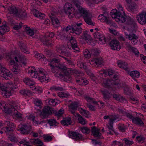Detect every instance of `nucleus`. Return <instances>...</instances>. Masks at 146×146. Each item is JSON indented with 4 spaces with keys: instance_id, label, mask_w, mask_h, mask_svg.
<instances>
[{
    "instance_id": "58836bf2",
    "label": "nucleus",
    "mask_w": 146,
    "mask_h": 146,
    "mask_svg": "<svg viewBox=\"0 0 146 146\" xmlns=\"http://www.w3.org/2000/svg\"><path fill=\"white\" fill-rule=\"evenodd\" d=\"M114 71L111 69H110L108 70H104L101 72L100 73L104 75V76H107L108 74L109 76L112 75L114 74Z\"/></svg>"
},
{
    "instance_id": "412c9836",
    "label": "nucleus",
    "mask_w": 146,
    "mask_h": 146,
    "mask_svg": "<svg viewBox=\"0 0 146 146\" xmlns=\"http://www.w3.org/2000/svg\"><path fill=\"white\" fill-rule=\"evenodd\" d=\"M31 129L30 125H27L23 124L19 125L18 126V130L20 131L23 134H25L29 131Z\"/></svg>"
},
{
    "instance_id": "5fc2aeb1",
    "label": "nucleus",
    "mask_w": 146,
    "mask_h": 146,
    "mask_svg": "<svg viewBox=\"0 0 146 146\" xmlns=\"http://www.w3.org/2000/svg\"><path fill=\"white\" fill-rule=\"evenodd\" d=\"M34 53L35 57L39 60L44 58V55L41 54H39L36 51Z\"/></svg>"
},
{
    "instance_id": "aec40b11",
    "label": "nucleus",
    "mask_w": 146,
    "mask_h": 146,
    "mask_svg": "<svg viewBox=\"0 0 146 146\" xmlns=\"http://www.w3.org/2000/svg\"><path fill=\"white\" fill-rule=\"evenodd\" d=\"M72 26H68L66 28L63 29V31L61 32H60L58 31L57 34V38L58 39H63L65 37L64 35L63 34L64 32H68L70 31V32H71Z\"/></svg>"
},
{
    "instance_id": "4be33fe9",
    "label": "nucleus",
    "mask_w": 146,
    "mask_h": 146,
    "mask_svg": "<svg viewBox=\"0 0 146 146\" xmlns=\"http://www.w3.org/2000/svg\"><path fill=\"white\" fill-rule=\"evenodd\" d=\"M125 35L126 38L131 41V43L134 44H136L137 42L138 37L135 34H128L125 32Z\"/></svg>"
},
{
    "instance_id": "393cba45",
    "label": "nucleus",
    "mask_w": 146,
    "mask_h": 146,
    "mask_svg": "<svg viewBox=\"0 0 146 146\" xmlns=\"http://www.w3.org/2000/svg\"><path fill=\"white\" fill-rule=\"evenodd\" d=\"M98 19L99 20L102 22H105L107 24L110 26L112 25V21L111 20L109 19L108 18L104 16L103 14H102L100 15L98 17Z\"/></svg>"
},
{
    "instance_id": "2eb2a0df",
    "label": "nucleus",
    "mask_w": 146,
    "mask_h": 146,
    "mask_svg": "<svg viewBox=\"0 0 146 146\" xmlns=\"http://www.w3.org/2000/svg\"><path fill=\"white\" fill-rule=\"evenodd\" d=\"M69 46H71L74 50V52H78L80 51L79 48L77 46L76 40L74 38L72 37L68 43Z\"/></svg>"
},
{
    "instance_id": "423d86ee",
    "label": "nucleus",
    "mask_w": 146,
    "mask_h": 146,
    "mask_svg": "<svg viewBox=\"0 0 146 146\" xmlns=\"http://www.w3.org/2000/svg\"><path fill=\"white\" fill-rule=\"evenodd\" d=\"M0 88L2 89L1 93L5 97H7L11 96L13 92L17 90V86L12 82H9L4 85L0 83Z\"/></svg>"
},
{
    "instance_id": "a19ab883",
    "label": "nucleus",
    "mask_w": 146,
    "mask_h": 146,
    "mask_svg": "<svg viewBox=\"0 0 146 146\" xmlns=\"http://www.w3.org/2000/svg\"><path fill=\"white\" fill-rule=\"evenodd\" d=\"M33 101L35 105L39 107V108H41L42 106V103L41 100L38 99H33Z\"/></svg>"
},
{
    "instance_id": "c9c22d12",
    "label": "nucleus",
    "mask_w": 146,
    "mask_h": 146,
    "mask_svg": "<svg viewBox=\"0 0 146 146\" xmlns=\"http://www.w3.org/2000/svg\"><path fill=\"white\" fill-rule=\"evenodd\" d=\"M129 75L133 78H138L140 75V73L137 71L134 70L130 72H127Z\"/></svg>"
},
{
    "instance_id": "bb28decb",
    "label": "nucleus",
    "mask_w": 146,
    "mask_h": 146,
    "mask_svg": "<svg viewBox=\"0 0 146 146\" xmlns=\"http://www.w3.org/2000/svg\"><path fill=\"white\" fill-rule=\"evenodd\" d=\"M117 64L119 67L124 69L126 71L128 72L129 70L128 64L124 61L119 60L117 61Z\"/></svg>"
},
{
    "instance_id": "473e14b6",
    "label": "nucleus",
    "mask_w": 146,
    "mask_h": 146,
    "mask_svg": "<svg viewBox=\"0 0 146 146\" xmlns=\"http://www.w3.org/2000/svg\"><path fill=\"white\" fill-rule=\"evenodd\" d=\"M82 29L81 27H76V26H72L71 33L76 35H79L82 32Z\"/></svg>"
},
{
    "instance_id": "e2e57ef3",
    "label": "nucleus",
    "mask_w": 146,
    "mask_h": 146,
    "mask_svg": "<svg viewBox=\"0 0 146 146\" xmlns=\"http://www.w3.org/2000/svg\"><path fill=\"white\" fill-rule=\"evenodd\" d=\"M110 32L115 35H118L119 33L116 30L112 28H109V29Z\"/></svg>"
},
{
    "instance_id": "e433bc0d",
    "label": "nucleus",
    "mask_w": 146,
    "mask_h": 146,
    "mask_svg": "<svg viewBox=\"0 0 146 146\" xmlns=\"http://www.w3.org/2000/svg\"><path fill=\"white\" fill-rule=\"evenodd\" d=\"M24 81L26 85L30 86L31 87H33L35 84V82L28 78H25Z\"/></svg>"
},
{
    "instance_id": "ddd939ff",
    "label": "nucleus",
    "mask_w": 146,
    "mask_h": 146,
    "mask_svg": "<svg viewBox=\"0 0 146 146\" xmlns=\"http://www.w3.org/2000/svg\"><path fill=\"white\" fill-rule=\"evenodd\" d=\"M0 76L3 77L6 80L10 79L13 76L12 74L9 70L4 68L2 69Z\"/></svg>"
},
{
    "instance_id": "f8f14e48",
    "label": "nucleus",
    "mask_w": 146,
    "mask_h": 146,
    "mask_svg": "<svg viewBox=\"0 0 146 146\" xmlns=\"http://www.w3.org/2000/svg\"><path fill=\"white\" fill-rule=\"evenodd\" d=\"M94 36L99 44H102L106 43V39L105 36L103 35H101L100 33L95 32Z\"/></svg>"
},
{
    "instance_id": "c03bdc74",
    "label": "nucleus",
    "mask_w": 146,
    "mask_h": 146,
    "mask_svg": "<svg viewBox=\"0 0 146 146\" xmlns=\"http://www.w3.org/2000/svg\"><path fill=\"white\" fill-rule=\"evenodd\" d=\"M76 82L80 84H87L88 83V81L87 79L85 78H81L78 80H77Z\"/></svg>"
},
{
    "instance_id": "338daca9",
    "label": "nucleus",
    "mask_w": 146,
    "mask_h": 146,
    "mask_svg": "<svg viewBox=\"0 0 146 146\" xmlns=\"http://www.w3.org/2000/svg\"><path fill=\"white\" fill-rule=\"evenodd\" d=\"M123 141L126 144L129 145H131L133 143V141H130L129 140L125 139H123Z\"/></svg>"
},
{
    "instance_id": "49530a36",
    "label": "nucleus",
    "mask_w": 146,
    "mask_h": 146,
    "mask_svg": "<svg viewBox=\"0 0 146 146\" xmlns=\"http://www.w3.org/2000/svg\"><path fill=\"white\" fill-rule=\"evenodd\" d=\"M30 88L33 90H35L36 92L38 93H41L42 91V88L40 87L36 88L34 86L30 87Z\"/></svg>"
},
{
    "instance_id": "680f3d73",
    "label": "nucleus",
    "mask_w": 146,
    "mask_h": 146,
    "mask_svg": "<svg viewBox=\"0 0 146 146\" xmlns=\"http://www.w3.org/2000/svg\"><path fill=\"white\" fill-rule=\"evenodd\" d=\"M84 54L86 58H89L90 57L91 55L89 51L87 49H85L84 52Z\"/></svg>"
},
{
    "instance_id": "7ed1b4c3",
    "label": "nucleus",
    "mask_w": 146,
    "mask_h": 146,
    "mask_svg": "<svg viewBox=\"0 0 146 146\" xmlns=\"http://www.w3.org/2000/svg\"><path fill=\"white\" fill-rule=\"evenodd\" d=\"M60 61V60L59 59L54 58L50 61V63L49 64L52 69V72H56L54 71V69L57 68L59 69V71L60 72V73L57 72L58 74L59 75L60 77L64 76L65 78H66L67 77L66 72L69 71V69L67 70L65 66L59 64V62Z\"/></svg>"
},
{
    "instance_id": "0eeeda50",
    "label": "nucleus",
    "mask_w": 146,
    "mask_h": 146,
    "mask_svg": "<svg viewBox=\"0 0 146 146\" xmlns=\"http://www.w3.org/2000/svg\"><path fill=\"white\" fill-rule=\"evenodd\" d=\"M78 106L79 104L78 102H73L69 106V110L75 117V118H78V120L80 123L82 125H84L87 123V121L80 115L75 112V111L77 110ZM73 118H75L74 117Z\"/></svg>"
},
{
    "instance_id": "4d7b16f0",
    "label": "nucleus",
    "mask_w": 146,
    "mask_h": 146,
    "mask_svg": "<svg viewBox=\"0 0 146 146\" xmlns=\"http://www.w3.org/2000/svg\"><path fill=\"white\" fill-rule=\"evenodd\" d=\"M44 140L46 142L51 141L52 140V137L48 135H45L43 136Z\"/></svg>"
},
{
    "instance_id": "0e129e2a",
    "label": "nucleus",
    "mask_w": 146,
    "mask_h": 146,
    "mask_svg": "<svg viewBox=\"0 0 146 146\" xmlns=\"http://www.w3.org/2000/svg\"><path fill=\"white\" fill-rule=\"evenodd\" d=\"M48 123L50 126H53L56 125L57 122L55 119H51L48 121Z\"/></svg>"
},
{
    "instance_id": "72a5a7b5",
    "label": "nucleus",
    "mask_w": 146,
    "mask_h": 146,
    "mask_svg": "<svg viewBox=\"0 0 146 146\" xmlns=\"http://www.w3.org/2000/svg\"><path fill=\"white\" fill-rule=\"evenodd\" d=\"M28 119L32 121L36 124H40L41 122L39 121L36 117L32 115H30L27 117Z\"/></svg>"
},
{
    "instance_id": "79ce46f5",
    "label": "nucleus",
    "mask_w": 146,
    "mask_h": 146,
    "mask_svg": "<svg viewBox=\"0 0 146 146\" xmlns=\"http://www.w3.org/2000/svg\"><path fill=\"white\" fill-rule=\"evenodd\" d=\"M81 38L87 40L88 39L90 40L91 37L90 35L88 34L87 31H85L83 33V35L81 36Z\"/></svg>"
},
{
    "instance_id": "603ef678",
    "label": "nucleus",
    "mask_w": 146,
    "mask_h": 146,
    "mask_svg": "<svg viewBox=\"0 0 146 146\" xmlns=\"http://www.w3.org/2000/svg\"><path fill=\"white\" fill-rule=\"evenodd\" d=\"M73 91L74 92L75 95L78 96H81L83 94V92L82 90L79 91L76 90V89L75 88H72Z\"/></svg>"
},
{
    "instance_id": "bf43d9fd",
    "label": "nucleus",
    "mask_w": 146,
    "mask_h": 146,
    "mask_svg": "<svg viewBox=\"0 0 146 146\" xmlns=\"http://www.w3.org/2000/svg\"><path fill=\"white\" fill-rule=\"evenodd\" d=\"M33 141L38 146H43V143L38 139H34Z\"/></svg>"
},
{
    "instance_id": "cd10ccee",
    "label": "nucleus",
    "mask_w": 146,
    "mask_h": 146,
    "mask_svg": "<svg viewBox=\"0 0 146 146\" xmlns=\"http://www.w3.org/2000/svg\"><path fill=\"white\" fill-rule=\"evenodd\" d=\"M7 7L9 11V13L17 15L19 13L17 9L15 6L12 5L7 6Z\"/></svg>"
},
{
    "instance_id": "1a4fd4ad",
    "label": "nucleus",
    "mask_w": 146,
    "mask_h": 146,
    "mask_svg": "<svg viewBox=\"0 0 146 146\" xmlns=\"http://www.w3.org/2000/svg\"><path fill=\"white\" fill-rule=\"evenodd\" d=\"M104 119L107 120L108 121L109 124L107 126L109 130L107 132L109 134H113L114 132L113 128V123L119 121V118L115 115H110L104 116Z\"/></svg>"
},
{
    "instance_id": "c85d7f7f",
    "label": "nucleus",
    "mask_w": 146,
    "mask_h": 146,
    "mask_svg": "<svg viewBox=\"0 0 146 146\" xmlns=\"http://www.w3.org/2000/svg\"><path fill=\"white\" fill-rule=\"evenodd\" d=\"M100 130L95 126L92 128L91 131L93 135L95 137H99L101 136V133L99 132Z\"/></svg>"
},
{
    "instance_id": "774afa93",
    "label": "nucleus",
    "mask_w": 146,
    "mask_h": 146,
    "mask_svg": "<svg viewBox=\"0 0 146 146\" xmlns=\"http://www.w3.org/2000/svg\"><path fill=\"white\" fill-rule=\"evenodd\" d=\"M64 113V110L63 109H60L59 111L56 113V115L58 117L62 115Z\"/></svg>"
},
{
    "instance_id": "c756f323",
    "label": "nucleus",
    "mask_w": 146,
    "mask_h": 146,
    "mask_svg": "<svg viewBox=\"0 0 146 146\" xmlns=\"http://www.w3.org/2000/svg\"><path fill=\"white\" fill-rule=\"evenodd\" d=\"M70 136V138L76 140L81 139L82 137V134L75 132L71 133Z\"/></svg>"
},
{
    "instance_id": "a878e982",
    "label": "nucleus",
    "mask_w": 146,
    "mask_h": 146,
    "mask_svg": "<svg viewBox=\"0 0 146 146\" xmlns=\"http://www.w3.org/2000/svg\"><path fill=\"white\" fill-rule=\"evenodd\" d=\"M14 102H11L9 104H7L6 105L4 101H0V109H2V111L5 112V110H9L10 109L13 104L14 103Z\"/></svg>"
},
{
    "instance_id": "dca6fc26",
    "label": "nucleus",
    "mask_w": 146,
    "mask_h": 146,
    "mask_svg": "<svg viewBox=\"0 0 146 146\" xmlns=\"http://www.w3.org/2000/svg\"><path fill=\"white\" fill-rule=\"evenodd\" d=\"M52 109L48 106H45L41 112L40 116L42 118H44L47 117L52 112Z\"/></svg>"
},
{
    "instance_id": "de8ad7c7",
    "label": "nucleus",
    "mask_w": 146,
    "mask_h": 146,
    "mask_svg": "<svg viewBox=\"0 0 146 146\" xmlns=\"http://www.w3.org/2000/svg\"><path fill=\"white\" fill-rule=\"evenodd\" d=\"M20 92L21 94L24 95L29 96L32 94L31 92L29 90H23L20 91Z\"/></svg>"
},
{
    "instance_id": "20e7f679",
    "label": "nucleus",
    "mask_w": 146,
    "mask_h": 146,
    "mask_svg": "<svg viewBox=\"0 0 146 146\" xmlns=\"http://www.w3.org/2000/svg\"><path fill=\"white\" fill-rule=\"evenodd\" d=\"M28 73L30 76H32L33 74L32 77L33 78H37L41 82H42L46 80L47 73L43 69L38 68L36 69L35 67H31L28 68Z\"/></svg>"
},
{
    "instance_id": "5701e85b",
    "label": "nucleus",
    "mask_w": 146,
    "mask_h": 146,
    "mask_svg": "<svg viewBox=\"0 0 146 146\" xmlns=\"http://www.w3.org/2000/svg\"><path fill=\"white\" fill-rule=\"evenodd\" d=\"M49 16L51 18L52 24L54 27H58L60 26V23L58 19L55 17L54 15L51 13L49 15Z\"/></svg>"
},
{
    "instance_id": "f3484780",
    "label": "nucleus",
    "mask_w": 146,
    "mask_h": 146,
    "mask_svg": "<svg viewBox=\"0 0 146 146\" xmlns=\"http://www.w3.org/2000/svg\"><path fill=\"white\" fill-rule=\"evenodd\" d=\"M110 46L111 48L113 50H118L121 48V46L119 42L117 40L113 39L111 41Z\"/></svg>"
},
{
    "instance_id": "39448f33",
    "label": "nucleus",
    "mask_w": 146,
    "mask_h": 146,
    "mask_svg": "<svg viewBox=\"0 0 146 146\" xmlns=\"http://www.w3.org/2000/svg\"><path fill=\"white\" fill-rule=\"evenodd\" d=\"M118 10L117 11L116 9L112 10L111 12V15L112 18L115 19L117 22L119 23H124L127 19L122 6L119 5H117Z\"/></svg>"
},
{
    "instance_id": "a18cd8bd",
    "label": "nucleus",
    "mask_w": 146,
    "mask_h": 146,
    "mask_svg": "<svg viewBox=\"0 0 146 146\" xmlns=\"http://www.w3.org/2000/svg\"><path fill=\"white\" fill-rule=\"evenodd\" d=\"M58 96L60 98H66L69 96V94L68 93H63L62 92H60L58 93Z\"/></svg>"
},
{
    "instance_id": "4c0bfd02",
    "label": "nucleus",
    "mask_w": 146,
    "mask_h": 146,
    "mask_svg": "<svg viewBox=\"0 0 146 146\" xmlns=\"http://www.w3.org/2000/svg\"><path fill=\"white\" fill-rule=\"evenodd\" d=\"M78 110L82 115L87 118L89 117L90 114L88 111L83 109L82 108H79Z\"/></svg>"
},
{
    "instance_id": "052dcab7",
    "label": "nucleus",
    "mask_w": 146,
    "mask_h": 146,
    "mask_svg": "<svg viewBox=\"0 0 146 146\" xmlns=\"http://www.w3.org/2000/svg\"><path fill=\"white\" fill-rule=\"evenodd\" d=\"M100 1V0H87L86 2L88 5H90L91 4L97 3L98 2Z\"/></svg>"
},
{
    "instance_id": "6e6552de",
    "label": "nucleus",
    "mask_w": 146,
    "mask_h": 146,
    "mask_svg": "<svg viewBox=\"0 0 146 146\" xmlns=\"http://www.w3.org/2000/svg\"><path fill=\"white\" fill-rule=\"evenodd\" d=\"M19 105L17 102H14L9 110H5V112L12 115L13 118L15 119L22 118V115L17 110L20 109Z\"/></svg>"
},
{
    "instance_id": "9b49d317",
    "label": "nucleus",
    "mask_w": 146,
    "mask_h": 146,
    "mask_svg": "<svg viewBox=\"0 0 146 146\" xmlns=\"http://www.w3.org/2000/svg\"><path fill=\"white\" fill-rule=\"evenodd\" d=\"M118 111L120 113H121L124 115H126L127 117L132 120L133 122L135 123L139 126L143 125V123L140 118L138 117L134 118L130 113L126 112L124 110H122L121 109H119Z\"/></svg>"
},
{
    "instance_id": "13d9d810",
    "label": "nucleus",
    "mask_w": 146,
    "mask_h": 146,
    "mask_svg": "<svg viewBox=\"0 0 146 146\" xmlns=\"http://www.w3.org/2000/svg\"><path fill=\"white\" fill-rule=\"evenodd\" d=\"M57 101V100L50 99L48 100V103L50 105L53 106H54L57 104V103H59V102L58 103Z\"/></svg>"
},
{
    "instance_id": "864d4df0",
    "label": "nucleus",
    "mask_w": 146,
    "mask_h": 146,
    "mask_svg": "<svg viewBox=\"0 0 146 146\" xmlns=\"http://www.w3.org/2000/svg\"><path fill=\"white\" fill-rule=\"evenodd\" d=\"M26 31L27 34L30 36H32L34 34V33L33 31L29 27H27L26 28Z\"/></svg>"
},
{
    "instance_id": "6e6d98bb",
    "label": "nucleus",
    "mask_w": 146,
    "mask_h": 146,
    "mask_svg": "<svg viewBox=\"0 0 146 146\" xmlns=\"http://www.w3.org/2000/svg\"><path fill=\"white\" fill-rule=\"evenodd\" d=\"M111 84H112V82L110 80H104L102 85L105 87H107Z\"/></svg>"
},
{
    "instance_id": "f03ea898",
    "label": "nucleus",
    "mask_w": 146,
    "mask_h": 146,
    "mask_svg": "<svg viewBox=\"0 0 146 146\" xmlns=\"http://www.w3.org/2000/svg\"><path fill=\"white\" fill-rule=\"evenodd\" d=\"M80 3L78 0L73 1L72 4L66 3L64 5L63 10L65 13L70 18H72L75 15L80 14L84 7L80 5Z\"/></svg>"
},
{
    "instance_id": "ea45409f",
    "label": "nucleus",
    "mask_w": 146,
    "mask_h": 146,
    "mask_svg": "<svg viewBox=\"0 0 146 146\" xmlns=\"http://www.w3.org/2000/svg\"><path fill=\"white\" fill-rule=\"evenodd\" d=\"M9 31V28L5 25L0 27V34H3V33Z\"/></svg>"
},
{
    "instance_id": "09e8293b",
    "label": "nucleus",
    "mask_w": 146,
    "mask_h": 146,
    "mask_svg": "<svg viewBox=\"0 0 146 146\" xmlns=\"http://www.w3.org/2000/svg\"><path fill=\"white\" fill-rule=\"evenodd\" d=\"M80 130L83 133L88 134L90 132V129L86 127H82L80 128Z\"/></svg>"
},
{
    "instance_id": "b1692460",
    "label": "nucleus",
    "mask_w": 146,
    "mask_h": 146,
    "mask_svg": "<svg viewBox=\"0 0 146 146\" xmlns=\"http://www.w3.org/2000/svg\"><path fill=\"white\" fill-rule=\"evenodd\" d=\"M103 63L102 59L101 58L93 59L90 61V64L94 67H98Z\"/></svg>"
},
{
    "instance_id": "f257e3e1",
    "label": "nucleus",
    "mask_w": 146,
    "mask_h": 146,
    "mask_svg": "<svg viewBox=\"0 0 146 146\" xmlns=\"http://www.w3.org/2000/svg\"><path fill=\"white\" fill-rule=\"evenodd\" d=\"M3 57L2 56L0 55V60ZM4 57L7 60L10 59L9 64L11 65H13L12 70L15 74H17L19 73L20 71V67L18 65L15 63L14 59H15L17 62H21L24 64H26L25 57L17 50L11 52L7 54H6Z\"/></svg>"
},
{
    "instance_id": "7c9ffc66",
    "label": "nucleus",
    "mask_w": 146,
    "mask_h": 146,
    "mask_svg": "<svg viewBox=\"0 0 146 146\" xmlns=\"http://www.w3.org/2000/svg\"><path fill=\"white\" fill-rule=\"evenodd\" d=\"M61 123L62 125L66 126L71 124L72 123V121L70 117H68L63 118L61 121Z\"/></svg>"
},
{
    "instance_id": "8fccbe9b",
    "label": "nucleus",
    "mask_w": 146,
    "mask_h": 146,
    "mask_svg": "<svg viewBox=\"0 0 146 146\" xmlns=\"http://www.w3.org/2000/svg\"><path fill=\"white\" fill-rule=\"evenodd\" d=\"M85 99L88 102L92 103L94 104H95L96 103V102L95 100L93 98H92L87 96H84Z\"/></svg>"
},
{
    "instance_id": "37998d69",
    "label": "nucleus",
    "mask_w": 146,
    "mask_h": 146,
    "mask_svg": "<svg viewBox=\"0 0 146 146\" xmlns=\"http://www.w3.org/2000/svg\"><path fill=\"white\" fill-rule=\"evenodd\" d=\"M19 145L20 146H31L26 140L24 139L19 143Z\"/></svg>"
},
{
    "instance_id": "6ab92c4d",
    "label": "nucleus",
    "mask_w": 146,
    "mask_h": 146,
    "mask_svg": "<svg viewBox=\"0 0 146 146\" xmlns=\"http://www.w3.org/2000/svg\"><path fill=\"white\" fill-rule=\"evenodd\" d=\"M54 34L53 32H47L45 35L44 39L42 41L44 44L48 45H51L52 43L49 39L48 38V37L52 38L54 36Z\"/></svg>"
},
{
    "instance_id": "2f4dec72",
    "label": "nucleus",
    "mask_w": 146,
    "mask_h": 146,
    "mask_svg": "<svg viewBox=\"0 0 146 146\" xmlns=\"http://www.w3.org/2000/svg\"><path fill=\"white\" fill-rule=\"evenodd\" d=\"M33 12L34 15L35 17L39 18L40 19H43L45 17V15L43 13H40L36 9H33Z\"/></svg>"
},
{
    "instance_id": "9d476101",
    "label": "nucleus",
    "mask_w": 146,
    "mask_h": 146,
    "mask_svg": "<svg viewBox=\"0 0 146 146\" xmlns=\"http://www.w3.org/2000/svg\"><path fill=\"white\" fill-rule=\"evenodd\" d=\"M82 12L80 14L83 16L86 23L89 25L94 26L95 23L92 20V16L91 14L88 12V10L84 7Z\"/></svg>"
},
{
    "instance_id": "3c124183",
    "label": "nucleus",
    "mask_w": 146,
    "mask_h": 146,
    "mask_svg": "<svg viewBox=\"0 0 146 146\" xmlns=\"http://www.w3.org/2000/svg\"><path fill=\"white\" fill-rule=\"evenodd\" d=\"M102 93L104 97L105 98H108L110 97L111 95L110 93L106 91L102 90Z\"/></svg>"
},
{
    "instance_id": "a211bd4d",
    "label": "nucleus",
    "mask_w": 146,
    "mask_h": 146,
    "mask_svg": "<svg viewBox=\"0 0 146 146\" xmlns=\"http://www.w3.org/2000/svg\"><path fill=\"white\" fill-rule=\"evenodd\" d=\"M5 124L7 125V126L3 128L2 130L0 131V133L1 134L3 133V131L5 132H7L9 131H12L13 128L14 127V125L13 123L9 121H6L5 123Z\"/></svg>"
},
{
    "instance_id": "4468645a",
    "label": "nucleus",
    "mask_w": 146,
    "mask_h": 146,
    "mask_svg": "<svg viewBox=\"0 0 146 146\" xmlns=\"http://www.w3.org/2000/svg\"><path fill=\"white\" fill-rule=\"evenodd\" d=\"M137 20L141 25H144L146 23V13L142 12L136 17Z\"/></svg>"
},
{
    "instance_id": "f704fd0d",
    "label": "nucleus",
    "mask_w": 146,
    "mask_h": 146,
    "mask_svg": "<svg viewBox=\"0 0 146 146\" xmlns=\"http://www.w3.org/2000/svg\"><path fill=\"white\" fill-rule=\"evenodd\" d=\"M57 51L59 53L63 54L67 56H68L70 55L69 53L68 52L65 51V48L63 46L58 48L57 49Z\"/></svg>"
},
{
    "instance_id": "69168bd1",
    "label": "nucleus",
    "mask_w": 146,
    "mask_h": 146,
    "mask_svg": "<svg viewBox=\"0 0 146 146\" xmlns=\"http://www.w3.org/2000/svg\"><path fill=\"white\" fill-rule=\"evenodd\" d=\"M144 139V137L141 136L136 137V141L140 143L143 142Z\"/></svg>"
}]
</instances>
